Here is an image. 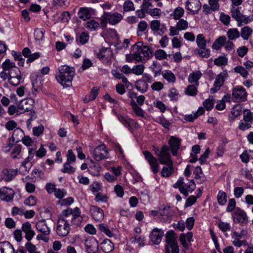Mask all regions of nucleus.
Returning a JSON list of instances; mask_svg holds the SVG:
<instances>
[{
	"label": "nucleus",
	"instance_id": "nucleus-13",
	"mask_svg": "<svg viewBox=\"0 0 253 253\" xmlns=\"http://www.w3.org/2000/svg\"><path fill=\"white\" fill-rule=\"evenodd\" d=\"M15 194L12 189L3 187L0 190V198L2 201L10 202L13 201Z\"/></svg>",
	"mask_w": 253,
	"mask_h": 253
},
{
	"label": "nucleus",
	"instance_id": "nucleus-12",
	"mask_svg": "<svg viewBox=\"0 0 253 253\" xmlns=\"http://www.w3.org/2000/svg\"><path fill=\"white\" fill-rule=\"evenodd\" d=\"M85 247L87 253H99L98 243L94 237L86 240Z\"/></svg>",
	"mask_w": 253,
	"mask_h": 253
},
{
	"label": "nucleus",
	"instance_id": "nucleus-49",
	"mask_svg": "<svg viewBox=\"0 0 253 253\" xmlns=\"http://www.w3.org/2000/svg\"><path fill=\"white\" fill-rule=\"evenodd\" d=\"M243 119L245 122H250L251 123H253V113L248 109L244 110L243 112Z\"/></svg>",
	"mask_w": 253,
	"mask_h": 253
},
{
	"label": "nucleus",
	"instance_id": "nucleus-3",
	"mask_svg": "<svg viewBox=\"0 0 253 253\" xmlns=\"http://www.w3.org/2000/svg\"><path fill=\"white\" fill-rule=\"evenodd\" d=\"M70 230L69 219L65 218H59L57 222L56 232L61 237H65Z\"/></svg>",
	"mask_w": 253,
	"mask_h": 253
},
{
	"label": "nucleus",
	"instance_id": "nucleus-51",
	"mask_svg": "<svg viewBox=\"0 0 253 253\" xmlns=\"http://www.w3.org/2000/svg\"><path fill=\"white\" fill-rule=\"evenodd\" d=\"M144 68L143 64L134 66L132 68V73L136 75H141L143 74Z\"/></svg>",
	"mask_w": 253,
	"mask_h": 253
},
{
	"label": "nucleus",
	"instance_id": "nucleus-37",
	"mask_svg": "<svg viewBox=\"0 0 253 253\" xmlns=\"http://www.w3.org/2000/svg\"><path fill=\"white\" fill-rule=\"evenodd\" d=\"M130 105L133 112L135 113L136 116L141 117H144V111L138 106L134 100H131Z\"/></svg>",
	"mask_w": 253,
	"mask_h": 253
},
{
	"label": "nucleus",
	"instance_id": "nucleus-16",
	"mask_svg": "<svg viewBox=\"0 0 253 253\" xmlns=\"http://www.w3.org/2000/svg\"><path fill=\"white\" fill-rule=\"evenodd\" d=\"M22 230L25 234V237L28 241H31L35 235V231L32 229L31 224L28 221L22 224Z\"/></svg>",
	"mask_w": 253,
	"mask_h": 253
},
{
	"label": "nucleus",
	"instance_id": "nucleus-36",
	"mask_svg": "<svg viewBox=\"0 0 253 253\" xmlns=\"http://www.w3.org/2000/svg\"><path fill=\"white\" fill-rule=\"evenodd\" d=\"M163 77L169 83H174L176 78L174 74L169 70H165L162 73Z\"/></svg>",
	"mask_w": 253,
	"mask_h": 253
},
{
	"label": "nucleus",
	"instance_id": "nucleus-58",
	"mask_svg": "<svg viewBox=\"0 0 253 253\" xmlns=\"http://www.w3.org/2000/svg\"><path fill=\"white\" fill-rule=\"evenodd\" d=\"M197 89L194 85H189L185 90V93L187 95L190 96H195L197 93Z\"/></svg>",
	"mask_w": 253,
	"mask_h": 253
},
{
	"label": "nucleus",
	"instance_id": "nucleus-43",
	"mask_svg": "<svg viewBox=\"0 0 253 253\" xmlns=\"http://www.w3.org/2000/svg\"><path fill=\"white\" fill-rule=\"evenodd\" d=\"M85 26L87 29L93 31L98 28L99 24L94 20H90L86 22Z\"/></svg>",
	"mask_w": 253,
	"mask_h": 253
},
{
	"label": "nucleus",
	"instance_id": "nucleus-6",
	"mask_svg": "<svg viewBox=\"0 0 253 253\" xmlns=\"http://www.w3.org/2000/svg\"><path fill=\"white\" fill-rule=\"evenodd\" d=\"M233 220L234 222L239 223L241 225L247 224L248 218L246 213L239 208L235 209L232 215Z\"/></svg>",
	"mask_w": 253,
	"mask_h": 253
},
{
	"label": "nucleus",
	"instance_id": "nucleus-20",
	"mask_svg": "<svg viewBox=\"0 0 253 253\" xmlns=\"http://www.w3.org/2000/svg\"><path fill=\"white\" fill-rule=\"evenodd\" d=\"M36 227L37 230L44 236H48L50 234V229L46 223L45 220L42 219L37 222Z\"/></svg>",
	"mask_w": 253,
	"mask_h": 253
},
{
	"label": "nucleus",
	"instance_id": "nucleus-45",
	"mask_svg": "<svg viewBox=\"0 0 253 253\" xmlns=\"http://www.w3.org/2000/svg\"><path fill=\"white\" fill-rule=\"evenodd\" d=\"M1 67L4 71H10L13 68H16L15 64L12 62L9 59H7L2 63Z\"/></svg>",
	"mask_w": 253,
	"mask_h": 253
},
{
	"label": "nucleus",
	"instance_id": "nucleus-26",
	"mask_svg": "<svg viewBox=\"0 0 253 253\" xmlns=\"http://www.w3.org/2000/svg\"><path fill=\"white\" fill-rule=\"evenodd\" d=\"M204 113V108L202 107H200L194 114L185 115L184 120L189 122H193L199 116L203 114Z\"/></svg>",
	"mask_w": 253,
	"mask_h": 253
},
{
	"label": "nucleus",
	"instance_id": "nucleus-56",
	"mask_svg": "<svg viewBox=\"0 0 253 253\" xmlns=\"http://www.w3.org/2000/svg\"><path fill=\"white\" fill-rule=\"evenodd\" d=\"M156 121L161 124L166 128H168L171 125L170 123L168 120H166L163 116L157 118Z\"/></svg>",
	"mask_w": 253,
	"mask_h": 253
},
{
	"label": "nucleus",
	"instance_id": "nucleus-19",
	"mask_svg": "<svg viewBox=\"0 0 253 253\" xmlns=\"http://www.w3.org/2000/svg\"><path fill=\"white\" fill-rule=\"evenodd\" d=\"M90 212L92 217L96 221H101L103 219L104 212L101 208L96 206H91L90 207Z\"/></svg>",
	"mask_w": 253,
	"mask_h": 253
},
{
	"label": "nucleus",
	"instance_id": "nucleus-5",
	"mask_svg": "<svg viewBox=\"0 0 253 253\" xmlns=\"http://www.w3.org/2000/svg\"><path fill=\"white\" fill-rule=\"evenodd\" d=\"M232 99L235 102H243L247 99V92L245 89L241 86H237L234 87L232 89Z\"/></svg>",
	"mask_w": 253,
	"mask_h": 253
},
{
	"label": "nucleus",
	"instance_id": "nucleus-11",
	"mask_svg": "<svg viewBox=\"0 0 253 253\" xmlns=\"http://www.w3.org/2000/svg\"><path fill=\"white\" fill-rule=\"evenodd\" d=\"M34 101L31 99L22 100L17 107V114H22L31 111L33 108Z\"/></svg>",
	"mask_w": 253,
	"mask_h": 253
},
{
	"label": "nucleus",
	"instance_id": "nucleus-52",
	"mask_svg": "<svg viewBox=\"0 0 253 253\" xmlns=\"http://www.w3.org/2000/svg\"><path fill=\"white\" fill-rule=\"evenodd\" d=\"M99 230L104 232L107 236L109 237H113V233L110 231L108 226L104 223H101L99 225Z\"/></svg>",
	"mask_w": 253,
	"mask_h": 253
},
{
	"label": "nucleus",
	"instance_id": "nucleus-57",
	"mask_svg": "<svg viewBox=\"0 0 253 253\" xmlns=\"http://www.w3.org/2000/svg\"><path fill=\"white\" fill-rule=\"evenodd\" d=\"M71 163L66 162L64 165V168L61 169V171L63 173H68L69 174L73 173L75 171V169L70 166Z\"/></svg>",
	"mask_w": 253,
	"mask_h": 253
},
{
	"label": "nucleus",
	"instance_id": "nucleus-24",
	"mask_svg": "<svg viewBox=\"0 0 253 253\" xmlns=\"http://www.w3.org/2000/svg\"><path fill=\"white\" fill-rule=\"evenodd\" d=\"M108 21L110 24L114 25L119 22L123 19V15L117 12L111 14L110 12H107Z\"/></svg>",
	"mask_w": 253,
	"mask_h": 253
},
{
	"label": "nucleus",
	"instance_id": "nucleus-23",
	"mask_svg": "<svg viewBox=\"0 0 253 253\" xmlns=\"http://www.w3.org/2000/svg\"><path fill=\"white\" fill-rule=\"evenodd\" d=\"M242 1H232L233 6L231 8L232 16L236 20H238L241 17L242 14L239 7H235L241 4Z\"/></svg>",
	"mask_w": 253,
	"mask_h": 253
},
{
	"label": "nucleus",
	"instance_id": "nucleus-10",
	"mask_svg": "<svg viewBox=\"0 0 253 253\" xmlns=\"http://www.w3.org/2000/svg\"><path fill=\"white\" fill-rule=\"evenodd\" d=\"M150 28L154 34L162 35L167 30L165 24H161L158 20H154L151 22Z\"/></svg>",
	"mask_w": 253,
	"mask_h": 253
},
{
	"label": "nucleus",
	"instance_id": "nucleus-48",
	"mask_svg": "<svg viewBox=\"0 0 253 253\" xmlns=\"http://www.w3.org/2000/svg\"><path fill=\"white\" fill-rule=\"evenodd\" d=\"M198 53L203 58H208L210 55V50L206 48V46H203L199 48L198 50Z\"/></svg>",
	"mask_w": 253,
	"mask_h": 253
},
{
	"label": "nucleus",
	"instance_id": "nucleus-61",
	"mask_svg": "<svg viewBox=\"0 0 253 253\" xmlns=\"http://www.w3.org/2000/svg\"><path fill=\"white\" fill-rule=\"evenodd\" d=\"M234 71L236 73L240 74L243 77L246 78L248 75V73L243 67L239 66L234 68Z\"/></svg>",
	"mask_w": 253,
	"mask_h": 253
},
{
	"label": "nucleus",
	"instance_id": "nucleus-50",
	"mask_svg": "<svg viewBox=\"0 0 253 253\" xmlns=\"http://www.w3.org/2000/svg\"><path fill=\"white\" fill-rule=\"evenodd\" d=\"M183 9L181 7H178L174 10L173 14H171V15L173 16V18L175 20H179L181 19L180 18L183 16Z\"/></svg>",
	"mask_w": 253,
	"mask_h": 253
},
{
	"label": "nucleus",
	"instance_id": "nucleus-64",
	"mask_svg": "<svg viewBox=\"0 0 253 253\" xmlns=\"http://www.w3.org/2000/svg\"><path fill=\"white\" fill-rule=\"evenodd\" d=\"M155 57L158 60H163L166 59L167 54L166 52L162 49H158L155 53Z\"/></svg>",
	"mask_w": 253,
	"mask_h": 253
},
{
	"label": "nucleus",
	"instance_id": "nucleus-15",
	"mask_svg": "<svg viewBox=\"0 0 253 253\" xmlns=\"http://www.w3.org/2000/svg\"><path fill=\"white\" fill-rule=\"evenodd\" d=\"M181 144V140L174 136H171L169 140V144L173 156H176Z\"/></svg>",
	"mask_w": 253,
	"mask_h": 253
},
{
	"label": "nucleus",
	"instance_id": "nucleus-7",
	"mask_svg": "<svg viewBox=\"0 0 253 253\" xmlns=\"http://www.w3.org/2000/svg\"><path fill=\"white\" fill-rule=\"evenodd\" d=\"M92 155L97 161L108 158L109 153L104 144H101L97 146L93 151Z\"/></svg>",
	"mask_w": 253,
	"mask_h": 253
},
{
	"label": "nucleus",
	"instance_id": "nucleus-33",
	"mask_svg": "<svg viewBox=\"0 0 253 253\" xmlns=\"http://www.w3.org/2000/svg\"><path fill=\"white\" fill-rule=\"evenodd\" d=\"M226 40V38L225 36H220L213 43L212 45V48L216 50L219 49L221 47L224 45Z\"/></svg>",
	"mask_w": 253,
	"mask_h": 253
},
{
	"label": "nucleus",
	"instance_id": "nucleus-31",
	"mask_svg": "<svg viewBox=\"0 0 253 253\" xmlns=\"http://www.w3.org/2000/svg\"><path fill=\"white\" fill-rule=\"evenodd\" d=\"M202 76V74L200 71H197L195 72H193L190 74L188 77V81L190 83H195L196 85H199V80Z\"/></svg>",
	"mask_w": 253,
	"mask_h": 253
},
{
	"label": "nucleus",
	"instance_id": "nucleus-38",
	"mask_svg": "<svg viewBox=\"0 0 253 253\" xmlns=\"http://www.w3.org/2000/svg\"><path fill=\"white\" fill-rule=\"evenodd\" d=\"M227 35L229 40L233 41L238 38L240 34L237 29L232 28L228 30Z\"/></svg>",
	"mask_w": 253,
	"mask_h": 253
},
{
	"label": "nucleus",
	"instance_id": "nucleus-47",
	"mask_svg": "<svg viewBox=\"0 0 253 253\" xmlns=\"http://www.w3.org/2000/svg\"><path fill=\"white\" fill-rule=\"evenodd\" d=\"M196 43L199 48L203 46H206V40L203 34H200L197 36Z\"/></svg>",
	"mask_w": 253,
	"mask_h": 253
},
{
	"label": "nucleus",
	"instance_id": "nucleus-44",
	"mask_svg": "<svg viewBox=\"0 0 253 253\" xmlns=\"http://www.w3.org/2000/svg\"><path fill=\"white\" fill-rule=\"evenodd\" d=\"M140 43H139V44H138V48H139V51H140L141 54H142L143 55L144 57H150L152 53H151V50H150V48H149V47L148 46H146V45H144V46L140 45L139 44Z\"/></svg>",
	"mask_w": 253,
	"mask_h": 253
},
{
	"label": "nucleus",
	"instance_id": "nucleus-17",
	"mask_svg": "<svg viewBox=\"0 0 253 253\" xmlns=\"http://www.w3.org/2000/svg\"><path fill=\"white\" fill-rule=\"evenodd\" d=\"M118 118L124 125L129 129L131 128L132 127L137 128L139 126V125L137 123L127 117H125L122 115H118Z\"/></svg>",
	"mask_w": 253,
	"mask_h": 253
},
{
	"label": "nucleus",
	"instance_id": "nucleus-22",
	"mask_svg": "<svg viewBox=\"0 0 253 253\" xmlns=\"http://www.w3.org/2000/svg\"><path fill=\"white\" fill-rule=\"evenodd\" d=\"M201 7L200 1H187L186 2V9L192 12L193 14L197 13Z\"/></svg>",
	"mask_w": 253,
	"mask_h": 253
},
{
	"label": "nucleus",
	"instance_id": "nucleus-25",
	"mask_svg": "<svg viewBox=\"0 0 253 253\" xmlns=\"http://www.w3.org/2000/svg\"><path fill=\"white\" fill-rule=\"evenodd\" d=\"M17 169H5L2 171V173L4 175L3 178L6 181H10L17 174Z\"/></svg>",
	"mask_w": 253,
	"mask_h": 253
},
{
	"label": "nucleus",
	"instance_id": "nucleus-1",
	"mask_svg": "<svg viewBox=\"0 0 253 253\" xmlns=\"http://www.w3.org/2000/svg\"><path fill=\"white\" fill-rule=\"evenodd\" d=\"M59 75L56 76L58 82L63 87H69L72 85V81L74 76V68L67 65H63L59 68Z\"/></svg>",
	"mask_w": 253,
	"mask_h": 253
},
{
	"label": "nucleus",
	"instance_id": "nucleus-55",
	"mask_svg": "<svg viewBox=\"0 0 253 253\" xmlns=\"http://www.w3.org/2000/svg\"><path fill=\"white\" fill-rule=\"evenodd\" d=\"M176 26L179 31L185 30L188 27V23L186 20L181 19L177 22Z\"/></svg>",
	"mask_w": 253,
	"mask_h": 253
},
{
	"label": "nucleus",
	"instance_id": "nucleus-18",
	"mask_svg": "<svg viewBox=\"0 0 253 253\" xmlns=\"http://www.w3.org/2000/svg\"><path fill=\"white\" fill-rule=\"evenodd\" d=\"M163 235V231L161 229L156 228L152 231L150 238L154 244L158 245L161 242Z\"/></svg>",
	"mask_w": 253,
	"mask_h": 253
},
{
	"label": "nucleus",
	"instance_id": "nucleus-8",
	"mask_svg": "<svg viewBox=\"0 0 253 253\" xmlns=\"http://www.w3.org/2000/svg\"><path fill=\"white\" fill-rule=\"evenodd\" d=\"M145 159L148 161L150 166L151 169L154 174L157 173L159 171V165L157 160L153 155L148 151L143 152Z\"/></svg>",
	"mask_w": 253,
	"mask_h": 253
},
{
	"label": "nucleus",
	"instance_id": "nucleus-60",
	"mask_svg": "<svg viewBox=\"0 0 253 253\" xmlns=\"http://www.w3.org/2000/svg\"><path fill=\"white\" fill-rule=\"evenodd\" d=\"M89 39V35L87 33L83 32L82 33L78 38H77L76 41L77 42H80L82 44H84L86 43Z\"/></svg>",
	"mask_w": 253,
	"mask_h": 253
},
{
	"label": "nucleus",
	"instance_id": "nucleus-29",
	"mask_svg": "<svg viewBox=\"0 0 253 253\" xmlns=\"http://www.w3.org/2000/svg\"><path fill=\"white\" fill-rule=\"evenodd\" d=\"M182 188L183 189V193H181L183 194L185 197L188 196V193H191L195 188V184L193 180H191L189 184H182Z\"/></svg>",
	"mask_w": 253,
	"mask_h": 253
},
{
	"label": "nucleus",
	"instance_id": "nucleus-27",
	"mask_svg": "<svg viewBox=\"0 0 253 253\" xmlns=\"http://www.w3.org/2000/svg\"><path fill=\"white\" fill-rule=\"evenodd\" d=\"M101 248L105 253H109L114 249V244L110 240L105 239L101 244Z\"/></svg>",
	"mask_w": 253,
	"mask_h": 253
},
{
	"label": "nucleus",
	"instance_id": "nucleus-62",
	"mask_svg": "<svg viewBox=\"0 0 253 253\" xmlns=\"http://www.w3.org/2000/svg\"><path fill=\"white\" fill-rule=\"evenodd\" d=\"M227 63V59L224 56H219L214 60V64L217 66L225 65Z\"/></svg>",
	"mask_w": 253,
	"mask_h": 253
},
{
	"label": "nucleus",
	"instance_id": "nucleus-2",
	"mask_svg": "<svg viewBox=\"0 0 253 253\" xmlns=\"http://www.w3.org/2000/svg\"><path fill=\"white\" fill-rule=\"evenodd\" d=\"M166 253H179V248L176 242V238L173 231H169L166 235Z\"/></svg>",
	"mask_w": 253,
	"mask_h": 253
},
{
	"label": "nucleus",
	"instance_id": "nucleus-35",
	"mask_svg": "<svg viewBox=\"0 0 253 253\" xmlns=\"http://www.w3.org/2000/svg\"><path fill=\"white\" fill-rule=\"evenodd\" d=\"M138 44L139 43H136L133 46V50L134 52L132 54V56L133 59L135 60L137 62H141L143 59V56H141V53L139 50Z\"/></svg>",
	"mask_w": 253,
	"mask_h": 253
},
{
	"label": "nucleus",
	"instance_id": "nucleus-30",
	"mask_svg": "<svg viewBox=\"0 0 253 253\" xmlns=\"http://www.w3.org/2000/svg\"><path fill=\"white\" fill-rule=\"evenodd\" d=\"M135 87L137 90L141 93H144L147 91L148 88L147 83L142 80H139L135 83Z\"/></svg>",
	"mask_w": 253,
	"mask_h": 253
},
{
	"label": "nucleus",
	"instance_id": "nucleus-14",
	"mask_svg": "<svg viewBox=\"0 0 253 253\" xmlns=\"http://www.w3.org/2000/svg\"><path fill=\"white\" fill-rule=\"evenodd\" d=\"M159 162L161 164L169 165L173 164L170 159L169 148L167 145L163 146V153L159 157Z\"/></svg>",
	"mask_w": 253,
	"mask_h": 253
},
{
	"label": "nucleus",
	"instance_id": "nucleus-41",
	"mask_svg": "<svg viewBox=\"0 0 253 253\" xmlns=\"http://www.w3.org/2000/svg\"><path fill=\"white\" fill-rule=\"evenodd\" d=\"M217 200L220 205L223 206L225 205L227 202L226 193L221 190L219 191L217 196Z\"/></svg>",
	"mask_w": 253,
	"mask_h": 253
},
{
	"label": "nucleus",
	"instance_id": "nucleus-46",
	"mask_svg": "<svg viewBox=\"0 0 253 253\" xmlns=\"http://www.w3.org/2000/svg\"><path fill=\"white\" fill-rule=\"evenodd\" d=\"M45 30L42 28H36L34 32L35 39L37 41H41L43 39Z\"/></svg>",
	"mask_w": 253,
	"mask_h": 253
},
{
	"label": "nucleus",
	"instance_id": "nucleus-21",
	"mask_svg": "<svg viewBox=\"0 0 253 253\" xmlns=\"http://www.w3.org/2000/svg\"><path fill=\"white\" fill-rule=\"evenodd\" d=\"M111 50L109 48L102 47L96 53L98 59L102 62H107L110 59Z\"/></svg>",
	"mask_w": 253,
	"mask_h": 253
},
{
	"label": "nucleus",
	"instance_id": "nucleus-40",
	"mask_svg": "<svg viewBox=\"0 0 253 253\" xmlns=\"http://www.w3.org/2000/svg\"><path fill=\"white\" fill-rule=\"evenodd\" d=\"M79 17L84 20L89 19L90 14L86 8H81L78 13Z\"/></svg>",
	"mask_w": 253,
	"mask_h": 253
},
{
	"label": "nucleus",
	"instance_id": "nucleus-28",
	"mask_svg": "<svg viewBox=\"0 0 253 253\" xmlns=\"http://www.w3.org/2000/svg\"><path fill=\"white\" fill-rule=\"evenodd\" d=\"M194 174H195V179L198 180V183H203L206 180V177L203 173L202 169L200 166L195 168Z\"/></svg>",
	"mask_w": 253,
	"mask_h": 253
},
{
	"label": "nucleus",
	"instance_id": "nucleus-53",
	"mask_svg": "<svg viewBox=\"0 0 253 253\" xmlns=\"http://www.w3.org/2000/svg\"><path fill=\"white\" fill-rule=\"evenodd\" d=\"M152 71L155 74V76L159 75L162 71V66L160 64L158 63L157 61H154L153 62V64L151 66Z\"/></svg>",
	"mask_w": 253,
	"mask_h": 253
},
{
	"label": "nucleus",
	"instance_id": "nucleus-34",
	"mask_svg": "<svg viewBox=\"0 0 253 253\" xmlns=\"http://www.w3.org/2000/svg\"><path fill=\"white\" fill-rule=\"evenodd\" d=\"M167 167H164L161 170V175L164 177H169L174 171L173 164L166 165Z\"/></svg>",
	"mask_w": 253,
	"mask_h": 253
},
{
	"label": "nucleus",
	"instance_id": "nucleus-42",
	"mask_svg": "<svg viewBox=\"0 0 253 253\" xmlns=\"http://www.w3.org/2000/svg\"><path fill=\"white\" fill-rule=\"evenodd\" d=\"M16 133H20L21 134H23L24 131L19 127L17 128L16 129H15L14 130L12 136L8 139V143H7V144L6 145L8 146H9L10 148H11L14 145V143H15V137H14V135H15V134Z\"/></svg>",
	"mask_w": 253,
	"mask_h": 253
},
{
	"label": "nucleus",
	"instance_id": "nucleus-63",
	"mask_svg": "<svg viewBox=\"0 0 253 253\" xmlns=\"http://www.w3.org/2000/svg\"><path fill=\"white\" fill-rule=\"evenodd\" d=\"M9 78L21 77V72L18 67L13 68L8 72Z\"/></svg>",
	"mask_w": 253,
	"mask_h": 253
},
{
	"label": "nucleus",
	"instance_id": "nucleus-32",
	"mask_svg": "<svg viewBox=\"0 0 253 253\" xmlns=\"http://www.w3.org/2000/svg\"><path fill=\"white\" fill-rule=\"evenodd\" d=\"M99 89L97 87H93L90 92V94L86 95L84 99V103H88L90 101L94 100L98 94Z\"/></svg>",
	"mask_w": 253,
	"mask_h": 253
},
{
	"label": "nucleus",
	"instance_id": "nucleus-4",
	"mask_svg": "<svg viewBox=\"0 0 253 253\" xmlns=\"http://www.w3.org/2000/svg\"><path fill=\"white\" fill-rule=\"evenodd\" d=\"M228 77V75L226 70L219 74L215 79L213 86L210 89V92L213 94L220 90L221 87L224 83L225 79Z\"/></svg>",
	"mask_w": 253,
	"mask_h": 253
},
{
	"label": "nucleus",
	"instance_id": "nucleus-9",
	"mask_svg": "<svg viewBox=\"0 0 253 253\" xmlns=\"http://www.w3.org/2000/svg\"><path fill=\"white\" fill-rule=\"evenodd\" d=\"M173 212L169 206L159 210L160 220L163 222L170 223L172 220Z\"/></svg>",
	"mask_w": 253,
	"mask_h": 253
},
{
	"label": "nucleus",
	"instance_id": "nucleus-54",
	"mask_svg": "<svg viewBox=\"0 0 253 253\" xmlns=\"http://www.w3.org/2000/svg\"><path fill=\"white\" fill-rule=\"evenodd\" d=\"M100 167L98 165H94L89 167L88 171L89 173L94 176H98L99 175Z\"/></svg>",
	"mask_w": 253,
	"mask_h": 253
},
{
	"label": "nucleus",
	"instance_id": "nucleus-39",
	"mask_svg": "<svg viewBox=\"0 0 253 253\" xmlns=\"http://www.w3.org/2000/svg\"><path fill=\"white\" fill-rule=\"evenodd\" d=\"M253 32L252 29L248 26L242 28L240 35L244 40H248Z\"/></svg>",
	"mask_w": 253,
	"mask_h": 253
},
{
	"label": "nucleus",
	"instance_id": "nucleus-59",
	"mask_svg": "<svg viewBox=\"0 0 253 253\" xmlns=\"http://www.w3.org/2000/svg\"><path fill=\"white\" fill-rule=\"evenodd\" d=\"M21 145L20 144H17L14 146L11 153V156L13 159L17 158V156L20 154L21 151Z\"/></svg>",
	"mask_w": 253,
	"mask_h": 253
}]
</instances>
